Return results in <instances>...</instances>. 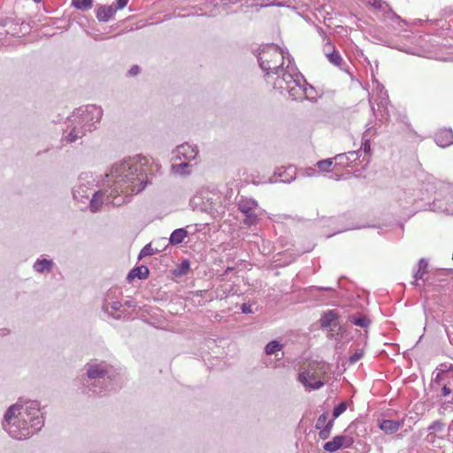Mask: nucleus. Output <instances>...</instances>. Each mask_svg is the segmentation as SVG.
I'll return each instance as SVG.
<instances>
[{
  "label": "nucleus",
  "mask_w": 453,
  "mask_h": 453,
  "mask_svg": "<svg viewBox=\"0 0 453 453\" xmlns=\"http://www.w3.org/2000/svg\"><path fill=\"white\" fill-rule=\"evenodd\" d=\"M150 158L135 156L115 163L105 175L104 186L109 189L111 203L119 206L128 196L142 191L149 183Z\"/></svg>",
  "instance_id": "obj_1"
},
{
  "label": "nucleus",
  "mask_w": 453,
  "mask_h": 453,
  "mask_svg": "<svg viewBox=\"0 0 453 453\" xmlns=\"http://www.w3.org/2000/svg\"><path fill=\"white\" fill-rule=\"evenodd\" d=\"M44 425L37 401H19L4 415L2 426L15 440H26L39 432Z\"/></svg>",
  "instance_id": "obj_2"
},
{
  "label": "nucleus",
  "mask_w": 453,
  "mask_h": 453,
  "mask_svg": "<svg viewBox=\"0 0 453 453\" xmlns=\"http://www.w3.org/2000/svg\"><path fill=\"white\" fill-rule=\"evenodd\" d=\"M102 116V108L95 104L76 109L67 119V127L63 133L62 141L68 143L75 142L88 132L96 129Z\"/></svg>",
  "instance_id": "obj_3"
},
{
  "label": "nucleus",
  "mask_w": 453,
  "mask_h": 453,
  "mask_svg": "<svg viewBox=\"0 0 453 453\" xmlns=\"http://www.w3.org/2000/svg\"><path fill=\"white\" fill-rule=\"evenodd\" d=\"M109 189L104 185L103 189L94 191V180L88 174L81 175L79 184L73 188V198L81 203L89 201L90 211L96 212L99 211L104 203H111Z\"/></svg>",
  "instance_id": "obj_4"
},
{
  "label": "nucleus",
  "mask_w": 453,
  "mask_h": 453,
  "mask_svg": "<svg viewBox=\"0 0 453 453\" xmlns=\"http://www.w3.org/2000/svg\"><path fill=\"white\" fill-rule=\"evenodd\" d=\"M267 82L272 83L273 88L280 90L281 94L287 91L290 97L292 95V88H297L299 84H303L304 77L288 59V65L286 67L281 65L278 73H274L273 81Z\"/></svg>",
  "instance_id": "obj_5"
},
{
  "label": "nucleus",
  "mask_w": 453,
  "mask_h": 453,
  "mask_svg": "<svg viewBox=\"0 0 453 453\" xmlns=\"http://www.w3.org/2000/svg\"><path fill=\"white\" fill-rule=\"evenodd\" d=\"M284 52L274 44L267 45L261 50L258 62L267 81H273L274 72L278 73L280 67L284 65Z\"/></svg>",
  "instance_id": "obj_6"
},
{
  "label": "nucleus",
  "mask_w": 453,
  "mask_h": 453,
  "mask_svg": "<svg viewBox=\"0 0 453 453\" xmlns=\"http://www.w3.org/2000/svg\"><path fill=\"white\" fill-rule=\"evenodd\" d=\"M192 202L196 205H200L202 211L212 215L223 209L222 195L216 188H203L194 196Z\"/></svg>",
  "instance_id": "obj_7"
},
{
  "label": "nucleus",
  "mask_w": 453,
  "mask_h": 453,
  "mask_svg": "<svg viewBox=\"0 0 453 453\" xmlns=\"http://www.w3.org/2000/svg\"><path fill=\"white\" fill-rule=\"evenodd\" d=\"M326 373L324 364L312 362L298 375V381L306 388L319 389L324 385V375Z\"/></svg>",
  "instance_id": "obj_8"
},
{
  "label": "nucleus",
  "mask_w": 453,
  "mask_h": 453,
  "mask_svg": "<svg viewBox=\"0 0 453 453\" xmlns=\"http://www.w3.org/2000/svg\"><path fill=\"white\" fill-rule=\"evenodd\" d=\"M238 210L245 215L243 223L247 226H254L258 222V212L260 211L257 202L250 197L241 196L237 201Z\"/></svg>",
  "instance_id": "obj_9"
},
{
  "label": "nucleus",
  "mask_w": 453,
  "mask_h": 453,
  "mask_svg": "<svg viewBox=\"0 0 453 453\" xmlns=\"http://www.w3.org/2000/svg\"><path fill=\"white\" fill-rule=\"evenodd\" d=\"M370 104L374 111V104L378 106V111L381 113V118L387 119L388 118V105L389 104L388 96L384 87L376 81L372 88V94L370 97Z\"/></svg>",
  "instance_id": "obj_10"
},
{
  "label": "nucleus",
  "mask_w": 453,
  "mask_h": 453,
  "mask_svg": "<svg viewBox=\"0 0 453 453\" xmlns=\"http://www.w3.org/2000/svg\"><path fill=\"white\" fill-rule=\"evenodd\" d=\"M86 373L89 379H110L112 367L105 362H90L86 365Z\"/></svg>",
  "instance_id": "obj_11"
},
{
  "label": "nucleus",
  "mask_w": 453,
  "mask_h": 453,
  "mask_svg": "<svg viewBox=\"0 0 453 453\" xmlns=\"http://www.w3.org/2000/svg\"><path fill=\"white\" fill-rule=\"evenodd\" d=\"M116 293V290H110L103 303V310L108 315L113 317L114 319H121L126 318V315L123 314L121 311L122 303L118 300H113L112 296Z\"/></svg>",
  "instance_id": "obj_12"
},
{
  "label": "nucleus",
  "mask_w": 453,
  "mask_h": 453,
  "mask_svg": "<svg viewBox=\"0 0 453 453\" xmlns=\"http://www.w3.org/2000/svg\"><path fill=\"white\" fill-rule=\"evenodd\" d=\"M174 159L177 161H195L198 156V149L196 145L182 143L173 150Z\"/></svg>",
  "instance_id": "obj_13"
},
{
  "label": "nucleus",
  "mask_w": 453,
  "mask_h": 453,
  "mask_svg": "<svg viewBox=\"0 0 453 453\" xmlns=\"http://www.w3.org/2000/svg\"><path fill=\"white\" fill-rule=\"evenodd\" d=\"M354 442V438L349 434H343L334 436L331 441L324 444V449L329 452H334L342 448H349Z\"/></svg>",
  "instance_id": "obj_14"
},
{
  "label": "nucleus",
  "mask_w": 453,
  "mask_h": 453,
  "mask_svg": "<svg viewBox=\"0 0 453 453\" xmlns=\"http://www.w3.org/2000/svg\"><path fill=\"white\" fill-rule=\"evenodd\" d=\"M293 100H312L315 98L314 88L308 84L304 79L303 84H299L297 88H292V95L290 96Z\"/></svg>",
  "instance_id": "obj_15"
},
{
  "label": "nucleus",
  "mask_w": 453,
  "mask_h": 453,
  "mask_svg": "<svg viewBox=\"0 0 453 453\" xmlns=\"http://www.w3.org/2000/svg\"><path fill=\"white\" fill-rule=\"evenodd\" d=\"M434 141L440 147H447L453 143V132L451 129H442L435 134Z\"/></svg>",
  "instance_id": "obj_16"
},
{
  "label": "nucleus",
  "mask_w": 453,
  "mask_h": 453,
  "mask_svg": "<svg viewBox=\"0 0 453 453\" xmlns=\"http://www.w3.org/2000/svg\"><path fill=\"white\" fill-rule=\"evenodd\" d=\"M116 9L112 6H101L97 9L96 18L99 21L107 22L115 14Z\"/></svg>",
  "instance_id": "obj_17"
},
{
  "label": "nucleus",
  "mask_w": 453,
  "mask_h": 453,
  "mask_svg": "<svg viewBox=\"0 0 453 453\" xmlns=\"http://www.w3.org/2000/svg\"><path fill=\"white\" fill-rule=\"evenodd\" d=\"M403 425L402 421L384 419L380 424V428L387 434L396 432Z\"/></svg>",
  "instance_id": "obj_18"
},
{
  "label": "nucleus",
  "mask_w": 453,
  "mask_h": 453,
  "mask_svg": "<svg viewBox=\"0 0 453 453\" xmlns=\"http://www.w3.org/2000/svg\"><path fill=\"white\" fill-rule=\"evenodd\" d=\"M33 268L39 273H50L53 268V261L46 258L37 259Z\"/></svg>",
  "instance_id": "obj_19"
},
{
  "label": "nucleus",
  "mask_w": 453,
  "mask_h": 453,
  "mask_svg": "<svg viewBox=\"0 0 453 453\" xmlns=\"http://www.w3.org/2000/svg\"><path fill=\"white\" fill-rule=\"evenodd\" d=\"M324 53L328 59V61L335 66L341 67L344 64V60L342 59L341 54L335 48H333L332 51H326V48L324 49Z\"/></svg>",
  "instance_id": "obj_20"
},
{
  "label": "nucleus",
  "mask_w": 453,
  "mask_h": 453,
  "mask_svg": "<svg viewBox=\"0 0 453 453\" xmlns=\"http://www.w3.org/2000/svg\"><path fill=\"white\" fill-rule=\"evenodd\" d=\"M192 164L188 161H180L173 165V172L180 175H188L191 173Z\"/></svg>",
  "instance_id": "obj_21"
},
{
  "label": "nucleus",
  "mask_w": 453,
  "mask_h": 453,
  "mask_svg": "<svg viewBox=\"0 0 453 453\" xmlns=\"http://www.w3.org/2000/svg\"><path fill=\"white\" fill-rule=\"evenodd\" d=\"M149 273H150L149 269L146 266L142 265L139 267H135V268L132 269L129 272V273L127 274V280L130 281L135 278L143 280L148 277Z\"/></svg>",
  "instance_id": "obj_22"
},
{
  "label": "nucleus",
  "mask_w": 453,
  "mask_h": 453,
  "mask_svg": "<svg viewBox=\"0 0 453 453\" xmlns=\"http://www.w3.org/2000/svg\"><path fill=\"white\" fill-rule=\"evenodd\" d=\"M188 236V232L184 228L175 229L169 238V242L173 245L181 243L184 239Z\"/></svg>",
  "instance_id": "obj_23"
},
{
  "label": "nucleus",
  "mask_w": 453,
  "mask_h": 453,
  "mask_svg": "<svg viewBox=\"0 0 453 453\" xmlns=\"http://www.w3.org/2000/svg\"><path fill=\"white\" fill-rule=\"evenodd\" d=\"M428 266V264L425 258H421L418 263V270L414 273V281L411 283L414 286H418V280H420L423 278L424 274L426 272V268Z\"/></svg>",
  "instance_id": "obj_24"
},
{
  "label": "nucleus",
  "mask_w": 453,
  "mask_h": 453,
  "mask_svg": "<svg viewBox=\"0 0 453 453\" xmlns=\"http://www.w3.org/2000/svg\"><path fill=\"white\" fill-rule=\"evenodd\" d=\"M338 318V314L334 311H328L324 313V315L320 319L321 327L326 328L332 325Z\"/></svg>",
  "instance_id": "obj_25"
},
{
  "label": "nucleus",
  "mask_w": 453,
  "mask_h": 453,
  "mask_svg": "<svg viewBox=\"0 0 453 453\" xmlns=\"http://www.w3.org/2000/svg\"><path fill=\"white\" fill-rule=\"evenodd\" d=\"M283 348L282 344H280L278 341H272L266 344L265 348V352L266 355H273L278 351L281 350Z\"/></svg>",
  "instance_id": "obj_26"
},
{
  "label": "nucleus",
  "mask_w": 453,
  "mask_h": 453,
  "mask_svg": "<svg viewBox=\"0 0 453 453\" xmlns=\"http://www.w3.org/2000/svg\"><path fill=\"white\" fill-rule=\"evenodd\" d=\"M73 5L79 10H88L92 7L93 0H72Z\"/></svg>",
  "instance_id": "obj_27"
},
{
  "label": "nucleus",
  "mask_w": 453,
  "mask_h": 453,
  "mask_svg": "<svg viewBox=\"0 0 453 453\" xmlns=\"http://www.w3.org/2000/svg\"><path fill=\"white\" fill-rule=\"evenodd\" d=\"M350 322L353 323L354 325L357 326H360V327H363V328H366L370 326L371 324V320L365 317V316H363V317H360V318H350L349 319Z\"/></svg>",
  "instance_id": "obj_28"
},
{
  "label": "nucleus",
  "mask_w": 453,
  "mask_h": 453,
  "mask_svg": "<svg viewBox=\"0 0 453 453\" xmlns=\"http://www.w3.org/2000/svg\"><path fill=\"white\" fill-rule=\"evenodd\" d=\"M334 425V419H331L327 422V426L326 428H320L319 430V437L322 440H326L329 437V434L331 433L332 427Z\"/></svg>",
  "instance_id": "obj_29"
},
{
  "label": "nucleus",
  "mask_w": 453,
  "mask_h": 453,
  "mask_svg": "<svg viewBox=\"0 0 453 453\" xmlns=\"http://www.w3.org/2000/svg\"><path fill=\"white\" fill-rule=\"evenodd\" d=\"M332 165H333L332 158L320 160L317 163V166L321 172H329Z\"/></svg>",
  "instance_id": "obj_30"
},
{
  "label": "nucleus",
  "mask_w": 453,
  "mask_h": 453,
  "mask_svg": "<svg viewBox=\"0 0 453 453\" xmlns=\"http://www.w3.org/2000/svg\"><path fill=\"white\" fill-rule=\"evenodd\" d=\"M327 418H328L327 413H322L318 418V419L316 421L315 428L316 429L326 428L327 426V422L329 421V420H327Z\"/></svg>",
  "instance_id": "obj_31"
},
{
  "label": "nucleus",
  "mask_w": 453,
  "mask_h": 453,
  "mask_svg": "<svg viewBox=\"0 0 453 453\" xmlns=\"http://www.w3.org/2000/svg\"><path fill=\"white\" fill-rule=\"evenodd\" d=\"M367 4L381 11H386L388 8V5L382 0H368Z\"/></svg>",
  "instance_id": "obj_32"
},
{
  "label": "nucleus",
  "mask_w": 453,
  "mask_h": 453,
  "mask_svg": "<svg viewBox=\"0 0 453 453\" xmlns=\"http://www.w3.org/2000/svg\"><path fill=\"white\" fill-rule=\"evenodd\" d=\"M347 410V403L342 402L334 408L333 416L334 418H338Z\"/></svg>",
  "instance_id": "obj_33"
},
{
  "label": "nucleus",
  "mask_w": 453,
  "mask_h": 453,
  "mask_svg": "<svg viewBox=\"0 0 453 453\" xmlns=\"http://www.w3.org/2000/svg\"><path fill=\"white\" fill-rule=\"evenodd\" d=\"M153 254H155L154 249L151 247L150 244H147L140 251L139 258H142V257H147V256H151Z\"/></svg>",
  "instance_id": "obj_34"
},
{
  "label": "nucleus",
  "mask_w": 453,
  "mask_h": 453,
  "mask_svg": "<svg viewBox=\"0 0 453 453\" xmlns=\"http://www.w3.org/2000/svg\"><path fill=\"white\" fill-rule=\"evenodd\" d=\"M344 154H345V156H347L346 160L349 161V165L352 162L357 161L360 156L358 150L349 151L348 153H344Z\"/></svg>",
  "instance_id": "obj_35"
},
{
  "label": "nucleus",
  "mask_w": 453,
  "mask_h": 453,
  "mask_svg": "<svg viewBox=\"0 0 453 453\" xmlns=\"http://www.w3.org/2000/svg\"><path fill=\"white\" fill-rule=\"evenodd\" d=\"M347 158V156H345V154H339L335 157V160H336V164L342 166V167H347L349 166V161L346 160Z\"/></svg>",
  "instance_id": "obj_36"
},
{
  "label": "nucleus",
  "mask_w": 453,
  "mask_h": 453,
  "mask_svg": "<svg viewBox=\"0 0 453 453\" xmlns=\"http://www.w3.org/2000/svg\"><path fill=\"white\" fill-rule=\"evenodd\" d=\"M363 350L357 349L352 356L349 357V363L355 364L363 357Z\"/></svg>",
  "instance_id": "obj_37"
},
{
  "label": "nucleus",
  "mask_w": 453,
  "mask_h": 453,
  "mask_svg": "<svg viewBox=\"0 0 453 453\" xmlns=\"http://www.w3.org/2000/svg\"><path fill=\"white\" fill-rule=\"evenodd\" d=\"M443 428V424L440 421H434L433 422L429 427H428V430L429 431H435V432H439V431H441Z\"/></svg>",
  "instance_id": "obj_38"
},
{
  "label": "nucleus",
  "mask_w": 453,
  "mask_h": 453,
  "mask_svg": "<svg viewBox=\"0 0 453 453\" xmlns=\"http://www.w3.org/2000/svg\"><path fill=\"white\" fill-rule=\"evenodd\" d=\"M361 149L364 150L365 153H370L371 151L370 141L369 139H365V136L363 137Z\"/></svg>",
  "instance_id": "obj_39"
},
{
  "label": "nucleus",
  "mask_w": 453,
  "mask_h": 453,
  "mask_svg": "<svg viewBox=\"0 0 453 453\" xmlns=\"http://www.w3.org/2000/svg\"><path fill=\"white\" fill-rule=\"evenodd\" d=\"M189 270V263L185 260L180 265V274H186Z\"/></svg>",
  "instance_id": "obj_40"
},
{
  "label": "nucleus",
  "mask_w": 453,
  "mask_h": 453,
  "mask_svg": "<svg viewBox=\"0 0 453 453\" xmlns=\"http://www.w3.org/2000/svg\"><path fill=\"white\" fill-rule=\"evenodd\" d=\"M241 310L242 312L245 314H250L253 312L251 304L246 303L242 304Z\"/></svg>",
  "instance_id": "obj_41"
},
{
  "label": "nucleus",
  "mask_w": 453,
  "mask_h": 453,
  "mask_svg": "<svg viewBox=\"0 0 453 453\" xmlns=\"http://www.w3.org/2000/svg\"><path fill=\"white\" fill-rule=\"evenodd\" d=\"M128 0H117V7L115 9L121 10L127 6Z\"/></svg>",
  "instance_id": "obj_42"
},
{
  "label": "nucleus",
  "mask_w": 453,
  "mask_h": 453,
  "mask_svg": "<svg viewBox=\"0 0 453 453\" xmlns=\"http://www.w3.org/2000/svg\"><path fill=\"white\" fill-rule=\"evenodd\" d=\"M139 70H140V68H139L138 65H133L131 67V69L128 71V74L130 76H134V75H136L139 73Z\"/></svg>",
  "instance_id": "obj_43"
},
{
  "label": "nucleus",
  "mask_w": 453,
  "mask_h": 453,
  "mask_svg": "<svg viewBox=\"0 0 453 453\" xmlns=\"http://www.w3.org/2000/svg\"><path fill=\"white\" fill-rule=\"evenodd\" d=\"M451 392H452V389L449 387H448L447 385H444L442 387V395H443V396H447V395H450Z\"/></svg>",
  "instance_id": "obj_44"
},
{
  "label": "nucleus",
  "mask_w": 453,
  "mask_h": 453,
  "mask_svg": "<svg viewBox=\"0 0 453 453\" xmlns=\"http://www.w3.org/2000/svg\"><path fill=\"white\" fill-rule=\"evenodd\" d=\"M278 177H279L280 180L283 181V182H288L293 179L292 175L289 178H284L283 173H281V172L278 173Z\"/></svg>",
  "instance_id": "obj_45"
},
{
  "label": "nucleus",
  "mask_w": 453,
  "mask_h": 453,
  "mask_svg": "<svg viewBox=\"0 0 453 453\" xmlns=\"http://www.w3.org/2000/svg\"><path fill=\"white\" fill-rule=\"evenodd\" d=\"M445 375H446V371L441 370L440 372L437 373L435 380L439 381L440 380H443L445 378Z\"/></svg>",
  "instance_id": "obj_46"
},
{
  "label": "nucleus",
  "mask_w": 453,
  "mask_h": 453,
  "mask_svg": "<svg viewBox=\"0 0 453 453\" xmlns=\"http://www.w3.org/2000/svg\"><path fill=\"white\" fill-rule=\"evenodd\" d=\"M326 48V51H332L333 50V48H334L331 42L328 41L326 45L324 46V49Z\"/></svg>",
  "instance_id": "obj_47"
},
{
  "label": "nucleus",
  "mask_w": 453,
  "mask_h": 453,
  "mask_svg": "<svg viewBox=\"0 0 453 453\" xmlns=\"http://www.w3.org/2000/svg\"><path fill=\"white\" fill-rule=\"evenodd\" d=\"M125 305L127 306L128 308H134L135 307V303L134 301H127L125 303Z\"/></svg>",
  "instance_id": "obj_48"
},
{
  "label": "nucleus",
  "mask_w": 453,
  "mask_h": 453,
  "mask_svg": "<svg viewBox=\"0 0 453 453\" xmlns=\"http://www.w3.org/2000/svg\"><path fill=\"white\" fill-rule=\"evenodd\" d=\"M42 0H34L35 3H41Z\"/></svg>",
  "instance_id": "obj_49"
},
{
  "label": "nucleus",
  "mask_w": 453,
  "mask_h": 453,
  "mask_svg": "<svg viewBox=\"0 0 453 453\" xmlns=\"http://www.w3.org/2000/svg\"><path fill=\"white\" fill-rule=\"evenodd\" d=\"M370 132V128L366 129V132L365 134L369 133Z\"/></svg>",
  "instance_id": "obj_50"
},
{
  "label": "nucleus",
  "mask_w": 453,
  "mask_h": 453,
  "mask_svg": "<svg viewBox=\"0 0 453 453\" xmlns=\"http://www.w3.org/2000/svg\"><path fill=\"white\" fill-rule=\"evenodd\" d=\"M288 170L291 171L292 173H295V170H293L291 168H289Z\"/></svg>",
  "instance_id": "obj_51"
}]
</instances>
